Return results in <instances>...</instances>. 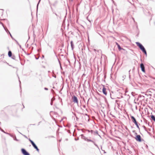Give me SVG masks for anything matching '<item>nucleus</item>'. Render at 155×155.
<instances>
[{"instance_id": "423d86ee", "label": "nucleus", "mask_w": 155, "mask_h": 155, "mask_svg": "<svg viewBox=\"0 0 155 155\" xmlns=\"http://www.w3.org/2000/svg\"><path fill=\"white\" fill-rule=\"evenodd\" d=\"M140 67L142 71L144 72H145V68L144 65L142 63L140 64Z\"/></svg>"}, {"instance_id": "9b49d317", "label": "nucleus", "mask_w": 155, "mask_h": 155, "mask_svg": "<svg viewBox=\"0 0 155 155\" xmlns=\"http://www.w3.org/2000/svg\"><path fill=\"white\" fill-rule=\"evenodd\" d=\"M151 118L152 120H153L154 121H155V117L153 115H152L151 116Z\"/></svg>"}, {"instance_id": "f03ea898", "label": "nucleus", "mask_w": 155, "mask_h": 155, "mask_svg": "<svg viewBox=\"0 0 155 155\" xmlns=\"http://www.w3.org/2000/svg\"><path fill=\"white\" fill-rule=\"evenodd\" d=\"M29 140L30 141L32 145L34 147V148L38 152H39V149L38 148V147L34 143V142L30 139H29Z\"/></svg>"}, {"instance_id": "ddd939ff", "label": "nucleus", "mask_w": 155, "mask_h": 155, "mask_svg": "<svg viewBox=\"0 0 155 155\" xmlns=\"http://www.w3.org/2000/svg\"><path fill=\"white\" fill-rule=\"evenodd\" d=\"M52 5L54 7L56 5V3L55 2L52 4Z\"/></svg>"}, {"instance_id": "f257e3e1", "label": "nucleus", "mask_w": 155, "mask_h": 155, "mask_svg": "<svg viewBox=\"0 0 155 155\" xmlns=\"http://www.w3.org/2000/svg\"><path fill=\"white\" fill-rule=\"evenodd\" d=\"M136 44L137 46L139 47L142 51L146 54L147 52L143 46L139 42H136Z\"/></svg>"}, {"instance_id": "20e7f679", "label": "nucleus", "mask_w": 155, "mask_h": 155, "mask_svg": "<svg viewBox=\"0 0 155 155\" xmlns=\"http://www.w3.org/2000/svg\"><path fill=\"white\" fill-rule=\"evenodd\" d=\"M135 139L137 141L139 142H141V138L140 135H137L135 137Z\"/></svg>"}, {"instance_id": "0eeeda50", "label": "nucleus", "mask_w": 155, "mask_h": 155, "mask_svg": "<svg viewBox=\"0 0 155 155\" xmlns=\"http://www.w3.org/2000/svg\"><path fill=\"white\" fill-rule=\"evenodd\" d=\"M102 92L105 95L107 94V92L106 91V88L104 87H103L102 89Z\"/></svg>"}, {"instance_id": "f8f14e48", "label": "nucleus", "mask_w": 155, "mask_h": 155, "mask_svg": "<svg viewBox=\"0 0 155 155\" xmlns=\"http://www.w3.org/2000/svg\"><path fill=\"white\" fill-rule=\"evenodd\" d=\"M71 47L72 48H73V42L72 41H71Z\"/></svg>"}, {"instance_id": "2eb2a0df", "label": "nucleus", "mask_w": 155, "mask_h": 155, "mask_svg": "<svg viewBox=\"0 0 155 155\" xmlns=\"http://www.w3.org/2000/svg\"><path fill=\"white\" fill-rule=\"evenodd\" d=\"M88 141H91L93 143V142L91 140H87Z\"/></svg>"}, {"instance_id": "39448f33", "label": "nucleus", "mask_w": 155, "mask_h": 155, "mask_svg": "<svg viewBox=\"0 0 155 155\" xmlns=\"http://www.w3.org/2000/svg\"><path fill=\"white\" fill-rule=\"evenodd\" d=\"M21 151L22 153L24 155H30L24 149H21Z\"/></svg>"}, {"instance_id": "6e6552de", "label": "nucleus", "mask_w": 155, "mask_h": 155, "mask_svg": "<svg viewBox=\"0 0 155 155\" xmlns=\"http://www.w3.org/2000/svg\"><path fill=\"white\" fill-rule=\"evenodd\" d=\"M73 101L74 103H78V100L77 97L75 96H74L73 98Z\"/></svg>"}, {"instance_id": "dca6fc26", "label": "nucleus", "mask_w": 155, "mask_h": 155, "mask_svg": "<svg viewBox=\"0 0 155 155\" xmlns=\"http://www.w3.org/2000/svg\"><path fill=\"white\" fill-rule=\"evenodd\" d=\"M55 14L56 15H57V14L56 13H55Z\"/></svg>"}, {"instance_id": "4468645a", "label": "nucleus", "mask_w": 155, "mask_h": 155, "mask_svg": "<svg viewBox=\"0 0 155 155\" xmlns=\"http://www.w3.org/2000/svg\"><path fill=\"white\" fill-rule=\"evenodd\" d=\"M45 90H48V89L46 87L45 88Z\"/></svg>"}, {"instance_id": "1a4fd4ad", "label": "nucleus", "mask_w": 155, "mask_h": 155, "mask_svg": "<svg viewBox=\"0 0 155 155\" xmlns=\"http://www.w3.org/2000/svg\"><path fill=\"white\" fill-rule=\"evenodd\" d=\"M116 44L117 46V47H118L119 50V51H120L122 49V48H121L120 45L118 44V43H116Z\"/></svg>"}, {"instance_id": "7ed1b4c3", "label": "nucleus", "mask_w": 155, "mask_h": 155, "mask_svg": "<svg viewBox=\"0 0 155 155\" xmlns=\"http://www.w3.org/2000/svg\"><path fill=\"white\" fill-rule=\"evenodd\" d=\"M131 118L133 122L135 124L138 128H139V126L138 125L134 117L132 116L131 117Z\"/></svg>"}, {"instance_id": "9d476101", "label": "nucleus", "mask_w": 155, "mask_h": 155, "mask_svg": "<svg viewBox=\"0 0 155 155\" xmlns=\"http://www.w3.org/2000/svg\"><path fill=\"white\" fill-rule=\"evenodd\" d=\"M8 55L9 57H11L12 56V53L11 51H9L8 52Z\"/></svg>"}]
</instances>
